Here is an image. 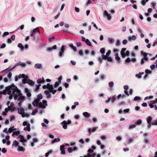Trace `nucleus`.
<instances>
[{
  "label": "nucleus",
  "instance_id": "nucleus-1",
  "mask_svg": "<svg viewBox=\"0 0 157 157\" xmlns=\"http://www.w3.org/2000/svg\"><path fill=\"white\" fill-rule=\"evenodd\" d=\"M37 98L33 101V105L35 107L36 106L40 108L45 109L47 106V101L45 100H43L42 102L40 101V100L43 98L42 94L40 93L37 96Z\"/></svg>",
  "mask_w": 157,
  "mask_h": 157
},
{
  "label": "nucleus",
  "instance_id": "nucleus-2",
  "mask_svg": "<svg viewBox=\"0 0 157 157\" xmlns=\"http://www.w3.org/2000/svg\"><path fill=\"white\" fill-rule=\"evenodd\" d=\"M36 32L38 33V35L40 34V32L39 30L38 27H36V28L34 29L33 30H32L31 32L30 35L31 36L33 37V40H35L36 43H38L40 41V39L38 36L37 37H36L35 36L34 34V33Z\"/></svg>",
  "mask_w": 157,
  "mask_h": 157
},
{
  "label": "nucleus",
  "instance_id": "nucleus-3",
  "mask_svg": "<svg viewBox=\"0 0 157 157\" xmlns=\"http://www.w3.org/2000/svg\"><path fill=\"white\" fill-rule=\"evenodd\" d=\"M11 89L12 90V94L14 98V99H17V95L20 93L18 91H20V90L18 89L17 86L13 84L11 86Z\"/></svg>",
  "mask_w": 157,
  "mask_h": 157
},
{
  "label": "nucleus",
  "instance_id": "nucleus-4",
  "mask_svg": "<svg viewBox=\"0 0 157 157\" xmlns=\"http://www.w3.org/2000/svg\"><path fill=\"white\" fill-rule=\"evenodd\" d=\"M67 47L64 45H62L59 48L58 53V56L59 57H63L64 55L65 51L66 50Z\"/></svg>",
  "mask_w": 157,
  "mask_h": 157
},
{
  "label": "nucleus",
  "instance_id": "nucleus-5",
  "mask_svg": "<svg viewBox=\"0 0 157 157\" xmlns=\"http://www.w3.org/2000/svg\"><path fill=\"white\" fill-rule=\"evenodd\" d=\"M17 138L19 139L18 141L22 143V145L24 147H25L26 146V142H27V140L23 136L20 135L18 136Z\"/></svg>",
  "mask_w": 157,
  "mask_h": 157
},
{
  "label": "nucleus",
  "instance_id": "nucleus-6",
  "mask_svg": "<svg viewBox=\"0 0 157 157\" xmlns=\"http://www.w3.org/2000/svg\"><path fill=\"white\" fill-rule=\"evenodd\" d=\"M117 98V96L115 94L114 95L108 98L107 100H105V103L108 104L110 101L113 103Z\"/></svg>",
  "mask_w": 157,
  "mask_h": 157
},
{
  "label": "nucleus",
  "instance_id": "nucleus-7",
  "mask_svg": "<svg viewBox=\"0 0 157 157\" xmlns=\"http://www.w3.org/2000/svg\"><path fill=\"white\" fill-rule=\"evenodd\" d=\"M71 123V121L70 120L67 121H63L60 123V124L62 125V127L64 129H66L67 128V125L70 124Z\"/></svg>",
  "mask_w": 157,
  "mask_h": 157
},
{
  "label": "nucleus",
  "instance_id": "nucleus-8",
  "mask_svg": "<svg viewBox=\"0 0 157 157\" xmlns=\"http://www.w3.org/2000/svg\"><path fill=\"white\" fill-rule=\"evenodd\" d=\"M23 125L24 126H26V127H25L24 128V130L25 131H27L29 132L30 131L31 128L30 127V125L28 122L25 121L23 123Z\"/></svg>",
  "mask_w": 157,
  "mask_h": 157
},
{
  "label": "nucleus",
  "instance_id": "nucleus-9",
  "mask_svg": "<svg viewBox=\"0 0 157 157\" xmlns=\"http://www.w3.org/2000/svg\"><path fill=\"white\" fill-rule=\"evenodd\" d=\"M25 97L23 96L21 92H20V93L18 94L17 95V100L23 102L25 99Z\"/></svg>",
  "mask_w": 157,
  "mask_h": 157
},
{
  "label": "nucleus",
  "instance_id": "nucleus-10",
  "mask_svg": "<svg viewBox=\"0 0 157 157\" xmlns=\"http://www.w3.org/2000/svg\"><path fill=\"white\" fill-rule=\"evenodd\" d=\"M34 67L36 69L41 70L43 68V66L41 63H37L35 64Z\"/></svg>",
  "mask_w": 157,
  "mask_h": 157
},
{
  "label": "nucleus",
  "instance_id": "nucleus-11",
  "mask_svg": "<svg viewBox=\"0 0 157 157\" xmlns=\"http://www.w3.org/2000/svg\"><path fill=\"white\" fill-rule=\"evenodd\" d=\"M104 16H106L107 19L109 20H110L111 19V16L110 14L106 10L104 11Z\"/></svg>",
  "mask_w": 157,
  "mask_h": 157
},
{
  "label": "nucleus",
  "instance_id": "nucleus-12",
  "mask_svg": "<svg viewBox=\"0 0 157 157\" xmlns=\"http://www.w3.org/2000/svg\"><path fill=\"white\" fill-rule=\"evenodd\" d=\"M25 93H26V95L29 98L31 96V94L30 91L27 88H25Z\"/></svg>",
  "mask_w": 157,
  "mask_h": 157
},
{
  "label": "nucleus",
  "instance_id": "nucleus-13",
  "mask_svg": "<svg viewBox=\"0 0 157 157\" xmlns=\"http://www.w3.org/2000/svg\"><path fill=\"white\" fill-rule=\"evenodd\" d=\"M126 50V48H124L122 49V50L121 52V54L122 58H124L125 56V52Z\"/></svg>",
  "mask_w": 157,
  "mask_h": 157
},
{
  "label": "nucleus",
  "instance_id": "nucleus-14",
  "mask_svg": "<svg viewBox=\"0 0 157 157\" xmlns=\"http://www.w3.org/2000/svg\"><path fill=\"white\" fill-rule=\"evenodd\" d=\"M60 150L61 151V153L63 155L65 154V146L63 145H61L60 147Z\"/></svg>",
  "mask_w": 157,
  "mask_h": 157
},
{
  "label": "nucleus",
  "instance_id": "nucleus-15",
  "mask_svg": "<svg viewBox=\"0 0 157 157\" xmlns=\"http://www.w3.org/2000/svg\"><path fill=\"white\" fill-rule=\"evenodd\" d=\"M114 85V83L113 81H111L109 82L108 86L109 87V90L112 91L113 90V87Z\"/></svg>",
  "mask_w": 157,
  "mask_h": 157
},
{
  "label": "nucleus",
  "instance_id": "nucleus-16",
  "mask_svg": "<svg viewBox=\"0 0 157 157\" xmlns=\"http://www.w3.org/2000/svg\"><path fill=\"white\" fill-rule=\"evenodd\" d=\"M26 80V82H27L28 84L31 86H33L35 84V82L33 80L30 79H28Z\"/></svg>",
  "mask_w": 157,
  "mask_h": 157
},
{
  "label": "nucleus",
  "instance_id": "nucleus-17",
  "mask_svg": "<svg viewBox=\"0 0 157 157\" xmlns=\"http://www.w3.org/2000/svg\"><path fill=\"white\" fill-rule=\"evenodd\" d=\"M57 47L56 45H54L52 47H49L47 49V51L48 52H51L53 49H57Z\"/></svg>",
  "mask_w": 157,
  "mask_h": 157
},
{
  "label": "nucleus",
  "instance_id": "nucleus-18",
  "mask_svg": "<svg viewBox=\"0 0 157 157\" xmlns=\"http://www.w3.org/2000/svg\"><path fill=\"white\" fill-rule=\"evenodd\" d=\"M17 77L19 79H21V78H25L27 79L28 78V76L27 75H25L24 74H20Z\"/></svg>",
  "mask_w": 157,
  "mask_h": 157
},
{
  "label": "nucleus",
  "instance_id": "nucleus-19",
  "mask_svg": "<svg viewBox=\"0 0 157 157\" xmlns=\"http://www.w3.org/2000/svg\"><path fill=\"white\" fill-rule=\"evenodd\" d=\"M17 66H21L22 67L25 68L26 67V64L25 63H23L19 62L18 63H17Z\"/></svg>",
  "mask_w": 157,
  "mask_h": 157
},
{
  "label": "nucleus",
  "instance_id": "nucleus-20",
  "mask_svg": "<svg viewBox=\"0 0 157 157\" xmlns=\"http://www.w3.org/2000/svg\"><path fill=\"white\" fill-rule=\"evenodd\" d=\"M136 38V36L134 35H132L131 36H129L128 37V39L129 41H131L132 40H135Z\"/></svg>",
  "mask_w": 157,
  "mask_h": 157
},
{
  "label": "nucleus",
  "instance_id": "nucleus-21",
  "mask_svg": "<svg viewBox=\"0 0 157 157\" xmlns=\"http://www.w3.org/2000/svg\"><path fill=\"white\" fill-rule=\"evenodd\" d=\"M49 92V91L48 90H46L44 91V93L46 95L47 98H50L51 97V94Z\"/></svg>",
  "mask_w": 157,
  "mask_h": 157
},
{
  "label": "nucleus",
  "instance_id": "nucleus-22",
  "mask_svg": "<svg viewBox=\"0 0 157 157\" xmlns=\"http://www.w3.org/2000/svg\"><path fill=\"white\" fill-rule=\"evenodd\" d=\"M17 109L18 110V113L20 114H22L23 113H24L25 111L24 109L22 107L20 109L17 108Z\"/></svg>",
  "mask_w": 157,
  "mask_h": 157
},
{
  "label": "nucleus",
  "instance_id": "nucleus-23",
  "mask_svg": "<svg viewBox=\"0 0 157 157\" xmlns=\"http://www.w3.org/2000/svg\"><path fill=\"white\" fill-rule=\"evenodd\" d=\"M17 150L19 151L24 152L25 151V149L23 147L20 146V145L18 146Z\"/></svg>",
  "mask_w": 157,
  "mask_h": 157
},
{
  "label": "nucleus",
  "instance_id": "nucleus-24",
  "mask_svg": "<svg viewBox=\"0 0 157 157\" xmlns=\"http://www.w3.org/2000/svg\"><path fill=\"white\" fill-rule=\"evenodd\" d=\"M15 130H16V128H14V126L10 127L8 129V132H7V134H8V133H10L12 132L13 131Z\"/></svg>",
  "mask_w": 157,
  "mask_h": 157
},
{
  "label": "nucleus",
  "instance_id": "nucleus-25",
  "mask_svg": "<svg viewBox=\"0 0 157 157\" xmlns=\"http://www.w3.org/2000/svg\"><path fill=\"white\" fill-rule=\"evenodd\" d=\"M60 140V139L59 138H55L54 139V140H53L51 141V143L52 144H54L55 143L59 142Z\"/></svg>",
  "mask_w": 157,
  "mask_h": 157
},
{
  "label": "nucleus",
  "instance_id": "nucleus-26",
  "mask_svg": "<svg viewBox=\"0 0 157 157\" xmlns=\"http://www.w3.org/2000/svg\"><path fill=\"white\" fill-rule=\"evenodd\" d=\"M12 146H14L15 147H18V146H19L18 142L15 140H14L13 142Z\"/></svg>",
  "mask_w": 157,
  "mask_h": 157
},
{
  "label": "nucleus",
  "instance_id": "nucleus-27",
  "mask_svg": "<svg viewBox=\"0 0 157 157\" xmlns=\"http://www.w3.org/2000/svg\"><path fill=\"white\" fill-rule=\"evenodd\" d=\"M143 72H140L139 74L136 75V77L138 78H142L141 75L144 74Z\"/></svg>",
  "mask_w": 157,
  "mask_h": 157
},
{
  "label": "nucleus",
  "instance_id": "nucleus-28",
  "mask_svg": "<svg viewBox=\"0 0 157 157\" xmlns=\"http://www.w3.org/2000/svg\"><path fill=\"white\" fill-rule=\"evenodd\" d=\"M142 121L141 119H139L135 122V124H136V126L140 125L142 123Z\"/></svg>",
  "mask_w": 157,
  "mask_h": 157
},
{
  "label": "nucleus",
  "instance_id": "nucleus-29",
  "mask_svg": "<svg viewBox=\"0 0 157 157\" xmlns=\"http://www.w3.org/2000/svg\"><path fill=\"white\" fill-rule=\"evenodd\" d=\"M69 46L74 51L76 52L77 51V50L76 47L74 46L73 44H70Z\"/></svg>",
  "mask_w": 157,
  "mask_h": 157
},
{
  "label": "nucleus",
  "instance_id": "nucleus-30",
  "mask_svg": "<svg viewBox=\"0 0 157 157\" xmlns=\"http://www.w3.org/2000/svg\"><path fill=\"white\" fill-rule=\"evenodd\" d=\"M20 133V132L19 131H15L13 132V133L12 134V136H13L14 135H18Z\"/></svg>",
  "mask_w": 157,
  "mask_h": 157
},
{
  "label": "nucleus",
  "instance_id": "nucleus-31",
  "mask_svg": "<svg viewBox=\"0 0 157 157\" xmlns=\"http://www.w3.org/2000/svg\"><path fill=\"white\" fill-rule=\"evenodd\" d=\"M96 128L95 127H93L92 129H91V128H89L88 129V132L89 133H90L91 132H94L96 130Z\"/></svg>",
  "mask_w": 157,
  "mask_h": 157
},
{
  "label": "nucleus",
  "instance_id": "nucleus-32",
  "mask_svg": "<svg viewBox=\"0 0 157 157\" xmlns=\"http://www.w3.org/2000/svg\"><path fill=\"white\" fill-rule=\"evenodd\" d=\"M147 123H151V121L152 120V117L150 116L147 117L146 118Z\"/></svg>",
  "mask_w": 157,
  "mask_h": 157
},
{
  "label": "nucleus",
  "instance_id": "nucleus-33",
  "mask_svg": "<svg viewBox=\"0 0 157 157\" xmlns=\"http://www.w3.org/2000/svg\"><path fill=\"white\" fill-rule=\"evenodd\" d=\"M82 115L85 117H89L90 116V115L89 113L87 112H85L82 113Z\"/></svg>",
  "mask_w": 157,
  "mask_h": 157
},
{
  "label": "nucleus",
  "instance_id": "nucleus-34",
  "mask_svg": "<svg viewBox=\"0 0 157 157\" xmlns=\"http://www.w3.org/2000/svg\"><path fill=\"white\" fill-rule=\"evenodd\" d=\"M8 111H13L14 110V109L13 108L12 105L9 106L7 108Z\"/></svg>",
  "mask_w": 157,
  "mask_h": 157
},
{
  "label": "nucleus",
  "instance_id": "nucleus-35",
  "mask_svg": "<svg viewBox=\"0 0 157 157\" xmlns=\"http://www.w3.org/2000/svg\"><path fill=\"white\" fill-rule=\"evenodd\" d=\"M85 43L87 45L90 46H91V44L88 39H86V41L85 42Z\"/></svg>",
  "mask_w": 157,
  "mask_h": 157
},
{
  "label": "nucleus",
  "instance_id": "nucleus-36",
  "mask_svg": "<svg viewBox=\"0 0 157 157\" xmlns=\"http://www.w3.org/2000/svg\"><path fill=\"white\" fill-rule=\"evenodd\" d=\"M55 39L54 37L52 36L49 38L48 39V42L50 43H52Z\"/></svg>",
  "mask_w": 157,
  "mask_h": 157
},
{
  "label": "nucleus",
  "instance_id": "nucleus-37",
  "mask_svg": "<svg viewBox=\"0 0 157 157\" xmlns=\"http://www.w3.org/2000/svg\"><path fill=\"white\" fill-rule=\"evenodd\" d=\"M136 127V124H130L129 127H128V129H131L133 128H135Z\"/></svg>",
  "mask_w": 157,
  "mask_h": 157
},
{
  "label": "nucleus",
  "instance_id": "nucleus-38",
  "mask_svg": "<svg viewBox=\"0 0 157 157\" xmlns=\"http://www.w3.org/2000/svg\"><path fill=\"white\" fill-rule=\"evenodd\" d=\"M141 100V98L139 96H136L134 98V100L135 101H140Z\"/></svg>",
  "mask_w": 157,
  "mask_h": 157
},
{
  "label": "nucleus",
  "instance_id": "nucleus-39",
  "mask_svg": "<svg viewBox=\"0 0 157 157\" xmlns=\"http://www.w3.org/2000/svg\"><path fill=\"white\" fill-rule=\"evenodd\" d=\"M49 91L50 92H52V93L54 94H55V93L56 92L57 90H52L51 89H49Z\"/></svg>",
  "mask_w": 157,
  "mask_h": 157
},
{
  "label": "nucleus",
  "instance_id": "nucleus-40",
  "mask_svg": "<svg viewBox=\"0 0 157 157\" xmlns=\"http://www.w3.org/2000/svg\"><path fill=\"white\" fill-rule=\"evenodd\" d=\"M41 124L42 126L45 129H46L48 128V125L44 123H42Z\"/></svg>",
  "mask_w": 157,
  "mask_h": 157
},
{
  "label": "nucleus",
  "instance_id": "nucleus-41",
  "mask_svg": "<svg viewBox=\"0 0 157 157\" xmlns=\"http://www.w3.org/2000/svg\"><path fill=\"white\" fill-rule=\"evenodd\" d=\"M108 41L111 44H112L114 42V40L111 38H108Z\"/></svg>",
  "mask_w": 157,
  "mask_h": 157
},
{
  "label": "nucleus",
  "instance_id": "nucleus-42",
  "mask_svg": "<svg viewBox=\"0 0 157 157\" xmlns=\"http://www.w3.org/2000/svg\"><path fill=\"white\" fill-rule=\"evenodd\" d=\"M16 66H17V63H16L12 67H10V68L9 69V71H11L12 70L15 68Z\"/></svg>",
  "mask_w": 157,
  "mask_h": 157
},
{
  "label": "nucleus",
  "instance_id": "nucleus-43",
  "mask_svg": "<svg viewBox=\"0 0 157 157\" xmlns=\"http://www.w3.org/2000/svg\"><path fill=\"white\" fill-rule=\"evenodd\" d=\"M154 104L152 102V101H150V103L149 104V106L150 108H152L154 107Z\"/></svg>",
  "mask_w": 157,
  "mask_h": 157
},
{
  "label": "nucleus",
  "instance_id": "nucleus-44",
  "mask_svg": "<svg viewBox=\"0 0 157 157\" xmlns=\"http://www.w3.org/2000/svg\"><path fill=\"white\" fill-rule=\"evenodd\" d=\"M105 48H101L100 50V52L102 54H104L105 53Z\"/></svg>",
  "mask_w": 157,
  "mask_h": 157
},
{
  "label": "nucleus",
  "instance_id": "nucleus-45",
  "mask_svg": "<svg viewBox=\"0 0 157 157\" xmlns=\"http://www.w3.org/2000/svg\"><path fill=\"white\" fill-rule=\"evenodd\" d=\"M7 108H6L5 109V111L3 112L2 113V115L3 116H6L7 114Z\"/></svg>",
  "mask_w": 157,
  "mask_h": 157
},
{
  "label": "nucleus",
  "instance_id": "nucleus-46",
  "mask_svg": "<svg viewBox=\"0 0 157 157\" xmlns=\"http://www.w3.org/2000/svg\"><path fill=\"white\" fill-rule=\"evenodd\" d=\"M106 59H107V61L109 62H112V59L111 57H106Z\"/></svg>",
  "mask_w": 157,
  "mask_h": 157
},
{
  "label": "nucleus",
  "instance_id": "nucleus-47",
  "mask_svg": "<svg viewBox=\"0 0 157 157\" xmlns=\"http://www.w3.org/2000/svg\"><path fill=\"white\" fill-rule=\"evenodd\" d=\"M11 88V86L10 87V89L7 92V94L9 95H10L12 94V90Z\"/></svg>",
  "mask_w": 157,
  "mask_h": 157
},
{
  "label": "nucleus",
  "instance_id": "nucleus-48",
  "mask_svg": "<svg viewBox=\"0 0 157 157\" xmlns=\"http://www.w3.org/2000/svg\"><path fill=\"white\" fill-rule=\"evenodd\" d=\"M73 151V149L71 147H69L67 149V151L69 153H71Z\"/></svg>",
  "mask_w": 157,
  "mask_h": 157
},
{
  "label": "nucleus",
  "instance_id": "nucleus-49",
  "mask_svg": "<svg viewBox=\"0 0 157 157\" xmlns=\"http://www.w3.org/2000/svg\"><path fill=\"white\" fill-rule=\"evenodd\" d=\"M118 63L120 62V58L118 56H117L115 57Z\"/></svg>",
  "mask_w": 157,
  "mask_h": 157
},
{
  "label": "nucleus",
  "instance_id": "nucleus-50",
  "mask_svg": "<svg viewBox=\"0 0 157 157\" xmlns=\"http://www.w3.org/2000/svg\"><path fill=\"white\" fill-rule=\"evenodd\" d=\"M24 25H22L21 26H19L17 28V29L16 30H18L20 29H21V30H23L24 28Z\"/></svg>",
  "mask_w": 157,
  "mask_h": 157
},
{
  "label": "nucleus",
  "instance_id": "nucleus-51",
  "mask_svg": "<svg viewBox=\"0 0 157 157\" xmlns=\"http://www.w3.org/2000/svg\"><path fill=\"white\" fill-rule=\"evenodd\" d=\"M107 136L105 135H102L101 136V139L103 140H106Z\"/></svg>",
  "mask_w": 157,
  "mask_h": 157
},
{
  "label": "nucleus",
  "instance_id": "nucleus-52",
  "mask_svg": "<svg viewBox=\"0 0 157 157\" xmlns=\"http://www.w3.org/2000/svg\"><path fill=\"white\" fill-rule=\"evenodd\" d=\"M133 139L132 137L129 138L128 140V144H130L132 142Z\"/></svg>",
  "mask_w": 157,
  "mask_h": 157
},
{
  "label": "nucleus",
  "instance_id": "nucleus-53",
  "mask_svg": "<svg viewBox=\"0 0 157 157\" xmlns=\"http://www.w3.org/2000/svg\"><path fill=\"white\" fill-rule=\"evenodd\" d=\"M101 126L102 127H106L108 126V125L106 123H104L101 124Z\"/></svg>",
  "mask_w": 157,
  "mask_h": 157
},
{
  "label": "nucleus",
  "instance_id": "nucleus-54",
  "mask_svg": "<svg viewBox=\"0 0 157 157\" xmlns=\"http://www.w3.org/2000/svg\"><path fill=\"white\" fill-rule=\"evenodd\" d=\"M115 52V56H118V54L117 52V50L114 49V51Z\"/></svg>",
  "mask_w": 157,
  "mask_h": 157
},
{
  "label": "nucleus",
  "instance_id": "nucleus-55",
  "mask_svg": "<svg viewBox=\"0 0 157 157\" xmlns=\"http://www.w3.org/2000/svg\"><path fill=\"white\" fill-rule=\"evenodd\" d=\"M145 72L147 74H150L151 73V72L147 69L145 70Z\"/></svg>",
  "mask_w": 157,
  "mask_h": 157
},
{
  "label": "nucleus",
  "instance_id": "nucleus-56",
  "mask_svg": "<svg viewBox=\"0 0 157 157\" xmlns=\"http://www.w3.org/2000/svg\"><path fill=\"white\" fill-rule=\"evenodd\" d=\"M87 151H88V152L89 153H92L94 151L93 149H91V148L89 149Z\"/></svg>",
  "mask_w": 157,
  "mask_h": 157
},
{
  "label": "nucleus",
  "instance_id": "nucleus-57",
  "mask_svg": "<svg viewBox=\"0 0 157 157\" xmlns=\"http://www.w3.org/2000/svg\"><path fill=\"white\" fill-rule=\"evenodd\" d=\"M89 102L90 104H91L93 103H94V99H90L89 101Z\"/></svg>",
  "mask_w": 157,
  "mask_h": 157
},
{
  "label": "nucleus",
  "instance_id": "nucleus-58",
  "mask_svg": "<svg viewBox=\"0 0 157 157\" xmlns=\"http://www.w3.org/2000/svg\"><path fill=\"white\" fill-rule=\"evenodd\" d=\"M146 2H146L145 0H142L141 3L142 5L144 6L145 5Z\"/></svg>",
  "mask_w": 157,
  "mask_h": 157
},
{
  "label": "nucleus",
  "instance_id": "nucleus-59",
  "mask_svg": "<svg viewBox=\"0 0 157 157\" xmlns=\"http://www.w3.org/2000/svg\"><path fill=\"white\" fill-rule=\"evenodd\" d=\"M15 35L13 34L10 37V39L13 40H15Z\"/></svg>",
  "mask_w": 157,
  "mask_h": 157
},
{
  "label": "nucleus",
  "instance_id": "nucleus-60",
  "mask_svg": "<svg viewBox=\"0 0 157 157\" xmlns=\"http://www.w3.org/2000/svg\"><path fill=\"white\" fill-rule=\"evenodd\" d=\"M43 121L46 124H48L49 123V121L45 118H44L43 120Z\"/></svg>",
  "mask_w": 157,
  "mask_h": 157
},
{
  "label": "nucleus",
  "instance_id": "nucleus-61",
  "mask_svg": "<svg viewBox=\"0 0 157 157\" xmlns=\"http://www.w3.org/2000/svg\"><path fill=\"white\" fill-rule=\"evenodd\" d=\"M101 56V59H103L106 60V56L104 54H102V55Z\"/></svg>",
  "mask_w": 157,
  "mask_h": 157
},
{
  "label": "nucleus",
  "instance_id": "nucleus-62",
  "mask_svg": "<svg viewBox=\"0 0 157 157\" xmlns=\"http://www.w3.org/2000/svg\"><path fill=\"white\" fill-rule=\"evenodd\" d=\"M62 75H60L58 78V82L61 83V81L62 78Z\"/></svg>",
  "mask_w": 157,
  "mask_h": 157
},
{
  "label": "nucleus",
  "instance_id": "nucleus-63",
  "mask_svg": "<svg viewBox=\"0 0 157 157\" xmlns=\"http://www.w3.org/2000/svg\"><path fill=\"white\" fill-rule=\"evenodd\" d=\"M12 74L11 72H9L7 75V77L9 78H10L12 76Z\"/></svg>",
  "mask_w": 157,
  "mask_h": 157
},
{
  "label": "nucleus",
  "instance_id": "nucleus-64",
  "mask_svg": "<svg viewBox=\"0 0 157 157\" xmlns=\"http://www.w3.org/2000/svg\"><path fill=\"white\" fill-rule=\"evenodd\" d=\"M152 125H157V120L155 121L152 123Z\"/></svg>",
  "mask_w": 157,
  "mask_h": 157
}]
</instances>
